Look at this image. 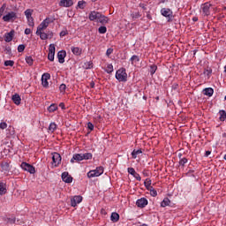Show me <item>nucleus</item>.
<instances>
[{
  "label": "nucleus",
  "mask_w": 226,
  "mask_h": 226,
  "mask_svg": "<svg viewBox=\"0 0 226 226\" xmlns=\"http://www.w3.org/2000/svg\"><path fill=\"white\" fill-rule=\"evenodd\" d=\"M116 79L119 82H126L128 79V74H126V69L121 68L116 72Z\"/></svg>",
  "instance_id": "nucleus-1"
},
{
  "label": "nucleus",
  "mask_w": 226,
  "mask_h": 226,
  "mask_svg": "<svg viewBox=\"0 0 226 226\" xmlns=\"http://www.w3.org/2000/svg\"><path fill=\"white\" fill-rule=\"evenodd\" d=\"M102 174H103V167L100 166V167H97L95 170H90L87 173V177H89V178L98 177L102 176Z\"/></svg>",
  "instance_id": "nucleus-2"
},
{
  "label": "nucleus",
  "mask_w": 226,
  "mask_h": 226,
  "mask_svg": "<svg viewBox=\"0 0 226 226\" xmlns=\"http://www.w3.org/2000/svg\"><path fill=\"white\" fill-rule=\"evenodd\" d=\"M17 19V13L15 11L8 12L3 17L4 22H13Z\"/></svg>",
  "instance_id": "nucleus-3"
},
{
  "label": "nucleus",
  "mask_w": 226,
  "mask_h": 226,
  "mask_svg": "<svg viewBox=\"0 0 226 226\" xmlns=\"http://www.w3.org/2000/svg\"><path fill=\"white\" fill-rule=\"evenodd\" d=\"M201 11L205 17H209L211 15V4L205 3L201 4Z\"/></svg>",
  "instance_id": "nucleus-4"
},
{
  "label": "nucleus",
  "mask_w": 226,
  "mask_h": 226,
  "mask_svg": "<svg viewBox=\"0 0 226 226\" xmlns=\"http://www.w3.org/2000/svg\"><path fill=\"white\" fill-rule=\"evenodd\" d=\"M21 169H23V170H26V172H29L30 174H34L36 172V170L33 167V165L27 162H22Z\"/></svg>",
  "instance_id": "nucleus-5"
},
{
  "label": "nucleus",
  "mask_w": 226,
  "mask_h": 226,
  "mask_svg": "<svg viewBox=\"0 0 226 226\" xmlns=\"http://www.w3.org/2000/svg\"><path fill=\"white\" fill-rule=\"evenodd\" d=\"M50 18H46L37 27V31H43L49 27V24H50Z\"/></svg>",
  "instance_id": "nucleus-6"
},
{
  "label": "nucleus",
  "mask_w": 226,
  "mask_h": 226,
  "mask_svg": "<svg viewBox=\"0 0 226 226\" xmlns=\"http://www.w3.org/2000/svg\"><path fill=\"white\" fill-rule=\"evenodd\" d=\"M54 56H56V46L54 44H50L48 54L49 61H54Z\"/></svg>",
  "instance_id": "nucleus-7"
},
{
  "label": "nucleus",
  "mask_w": 226,
  "mask_h": 226,
  "mask_svg": "<svg viewBox=\"0 0 226 226\" xmlns=\"http://www.w3.org/2000/svg\"><path fill=\"white\" fill-rule=\"evenodd\" d=\"M80 202H82V196L80 195L74 196L71 199V206L72 207H77V205L80 204Z\"/></svg>",
  "instance_id": "nucleus-8"
},
{
  "label": "nucleus",
  "mask_w": 226,
  "mask_h": 226,
  "mask_svg": "<svg viewBox=\"0 0 226 226\" xmlns=\"http://www.w3.org/2000/svg\"><path fill=\"white\" fill-rule=\"evenodd\" d=\"M52 162L53 164L55 165V167H57V165H59V163H61V154H59V153H53L52 154Z\"/></svg>",
  "instance_id": "nucleus-9"
},
{
  "label": "nucleus",
  "mask_w": 226,
  "mask_h": 226,
  "mask_svg": "<svg viewBox=\"0 0 226 226\" xmlns=\"http://www.w3.org/2000/svg\"><path fill=\"white\" fill-rule=\"evenodd\" d=\"M59 6L62 8H70L71 6H73V0H61L59 2Z\"/></svg>",
  "instance_id": "nucleus-10"
},
{
  "label": "nucleus",
  "mask_w": 226,
  "mask_h": 226,
  "mask_svg": "<svg viewBox=\"0 0 226 226\" xmlns=\"http://www.w3.org/2000/svg\"><path fill=\"white\" fill-rule=\"evenodd\" d=\"M161 14L162 17H166L167 19H172V11L169 8H162L161 10Z\"/></svg>",
  "instance_id": "nucleus-11"
},
{
  "label": "nucleus",
  "mask_w": 226,
  "mask_h": 226,
  "mask_svg": "<svg viewBox=\"0 0 226 226\" xmlns=\"http://www.w3.org/2000/svg\"><path fill=\"white\" fill-rule=\"evenodd\" d=\"M50 79V74L49 73H44L41 76V84L43 87H49V81L48 79Z\"/></svg>",
  "instance_id": "nucleus-12"
},
{
  "label": "nucleus",
  "mask_w": 226,
  "mask_h": 226,
  "mask_svg": "<svg viewBox=\"0 0 226 226\" xmlns=\"http://www.w3.org/2000/svg\"><path fill=\"white\" fill-rule=\"evenodd\" d=\"M136 206H138V207H141V208L146 207L147 206V199L140 198L139 200H138L136 201Z\"/></svg>",
  "instance_id": "nucleus-13"
},
{
  "label": "nucleus",
  "mask_w": 226,
  "mask_h": 226,
  "mask_svg": "<svg viewBox=\"0 0 226 226\" xmlns=\"http://www.w3.org/2000/svg\"><path fill=\"white\" fill-rule=\"evenodd\" d=\"M64 57H66V51H64V50L58 51L57 59H58V63H60V64H63V63H64Z\"/></svg>",
  "instance_id": "nucleus-14"
},
{
  "label": "nucleus",
  "mask_w": 226,
  "mask_h": 226,
  "mask_svg": "<svg viewBox=\"0 0 226 226\" xmlns=\"http://www.w3.org/2000/svg\"><path fill=\"white\" fill-rule=\"evenodd\" d=\"M102 13H100V12H98V11H91L90 13H89V16H88V19H89V20H91L92 22L93 21H94V20H96V21H98V19H99V17H100V15H101Z\"/></svg>",
  "instance_id": "nucleus-15"
},
{
  "label": "nucleus",
  "mask_w": 226,
  "mask_h": 226,
  "mask_svg": "<svg viewBox=\"0 0 226 226\" xmlns=\"http://www.w3.org/2000/svg\"><path fill=\"white\" fill-rule=\"evenodd\" d=\"M62 180L64 183H72L73 181V177L68 174V172L62 173Z\"/></svg>",
  "instance_id": "nucleus-16"
},
{
  "label": "nucleus",
  "mask_w": 226,
  "mask_h": 226,
  "mask_svg": "<svg viewBox=\"0 0 226 226\" xmlns=\"http://www.w3.org/2000/svg\"><path fill=\"white\" fill-rule=\"evenodd\" d=\"M128 172L131 174V176H133V177H135V179H137V181H141V177L140 175L137 172H135V169L133 168H128Z\"/></svg>",
  "instance_id": "nucleus-17"
},
{
  "label": "nucleus",
  "mask_w": 226,
  "mask_h": 226,
  "mask_svg": "<svg viewBox=\"0 0 226 226\" xmlns=\"http://www.w3.org/2000/svg\"><path fill=\"white\" fill-rule=\"evenodd\" d=\"M15 34V31L11 30L9 33H6L4 34V41H6L7 43H10V41H11V40H13V35Z\"/></svg>",
  "instance_id": "nucleus-18"
},
{
  "label": "nucleus",
  "mask_w": 226,
  "mask_h": 226,
  "mask_svg": "<svg viewBox=\"0 0 226 226\" xmlns=\"http://www.w3.org/2000/svg\"><path fill=\"white\" fill-rule=\"evenodd\" d=\"M97 22L102 25L109 24V17H106L105 15L101 14L99 15Z\"/></svg>",
  "instance_id": "nucleus-19"
},
{
  "label": "nucleus",
  "mask_w": 226,
  "mask_h": 226,
  "mask_svg": "<svg viewBox=\"0 0 226 226\" xmlns=\"http://www.w3.org/2000/svg\"><path fill=\"white\" fill-rule=\"evenodd\" d=\"M82 154H74L71 159V163H75V162H82Z\"/></svg>",
  "instance_id": "nucleus-20"
},
{
  "label": "nucleus",
  "mask_w": 226,
  "mask_h": 226,
  "mask_svg": "<svg viewBox=\"0 0 226 226\" xmlns=\"http://www.w3.org/2000/svg\"><path fill=\"white\" fill-rule=\"evenodd\" d=\"M11 100L15 105H19L20 102H22V99L20 98V95L19 94H15L12 95Z\"/></svg>",
  "instance_id": "nucleus-21"
},
{
  "label": "nucleus",
  "mask_w": 226,
  "mask_h": 226,
  "mask_svg": "<svg viewBox=\"0 0 226 226\" xmlns=\"http://www.w3.org/2000/svg\"><path fill=\"white\" fill-rule=\"evenodd\" d=\"M214 93H215V90L211 87L203 89V94H205V96H213Z\"/></svg>",
  "instance_id": "nucleus-22"
},
{
  "label": "nucleus",
  "mask_w": 226,
  "mask_h": 226,
  "mask_svg": "<svg viewBox=\"0 0 226 226\" xmlns=\"http://www.w3.org/2000/svg\"><path fill=\"white\" fill-rule=\"evenodd\" d=\"M218 116H219V121L223 123V121H225L226 119V111L223 109L219 110Z\"/></svg>",
  "instance_id": "nucleus-23"
},
{
  "label": "nucleus",
  "mask_w": 226,
  "mask_h": 226,
  "mask_svg": "<svg viewBox=\"0 0 226 226\" xmlns=\"http://www.w3.org/2000/svg\"><path fill=\"white\" fill-rule=\"evenodd\" d=\"M71 50L74 56H80L82 54V49L79 47H72Z\"/></svg>",
  "instance_id": "nucleus-24"
},
{
  "label": "nucleus",
  "mask_w": 226,
  "mask_h": 226,
  "mask_svg": "<svg viewBox=\"0 0 226 226\" xmlns=\"http://www.w3.org/2000/svg\"><path fill=\"white\" fill-rule=\"evenodd\" d=\"M110 220L113 222V223H117V222H119V214L113 212L110 215Z\"/></svg>",
  "instance_id": "nucleus-25"
},
{
  "label": "nucleus",
  "mask_w": 226,
  "mask_h": 226,
  "mask_svg": "<svg viewBox=\"0 0 226 226\" xmlns=\"http://www.w3.org/2000/svg\"><path fill=\"white\" fill-rule=\"evenodd\" d=\"M43 30H37L36 34L37 36H40L41 40H48L47 39V34L45 32H42Z\"/></svg>",
  "instance_id": "nucleus-26"
},
{
  "label": "nucleus",
  "mask_w": 226,
  "mask_h": 226,
  "mask_svg": "<svg viewBox=\"0 0 226 226\" xmlns=\"http://www.w3.org/2000/svg\"><path fill=\"white\" fill-rule=\"evenodd\" d=\"M6 184L1 182L0 183V195H4L6 193Z\"/></svg>",
  "instance_id": "nucleus-27"
},
{
  "label": "nucleus",
  "mask_w": 226,
  "mask_h": 226,
  "mask_svg": "<svg viewBox=\"0 0 226 226\" xmlns=\"http://www.w3.org/2000/svg\"><path fill=\"white\" fill-rule=\"evenodd\" d=\"M1 168L4 172H10V163L8 162H2Z\"/></svg>",
  "instance_id": "nucleus-28"
},
{
  "label": "nucleus",
  "mask_w": 226,
  "mask_h": 226,
  "mask_svg": "<svg viewBox=\"0 0 226 226\" xmlns=\"http://www.w3.org/2000/svg\"><path fill=\"white\" fill-rule=\"evenodd\" d=\"M6 132L7 137H13L15 135V129L12 126H9Z\"/></svg>",
  "instance_id": "nucleus-29"
},
{
  "label": "nucleus",
  "mask_w": 226,
  "mask_h": 226,
  "mask_svg": "<svg viewBox=\"0 0 226 226\" xmlns=\"http://www.w3.org/2000/svg\"><path fill=\"white\" fill-rule=\"evenodd\" d=\"M167 206H170V200H169V198H164V200L161 202V207H167Z\"/></svg>",
  "instance_id": "nucleus-30"
},
{
  "label": "nucleus",
  "mask_w": 226,
  "mask_h": 226,
  "mask_svg": "<svg viewBox=\"0 0 226 226\" xmlns=\"http://www.w3.org/2000/svg\"><path fill=\"white\" fill-rule=\"evenodd\" d=\"M57 110V104L52 103L49 108H48V112H56Z\"/></svg>",
  "instance_id": "nucleus-31"
},
{
  "label": "nucleus",
  "mask_w": 226,
  "mask_h": 226,
  "mask_svg": "<svg viewBox=\"0 0 226 226\" xmlns=\"http://www.w3.org/2000/svg\"><path fill=\"white\" fill-rule=\"evenodd\" d=\"M81 156H82L83 160H91L93 158V154L85 153V154H81Z\"/></svg>",
  "instance_id": "nucleus-32"
},
{
  "label": "nucleus",
  "mask_w": 226,
  "mask_h": 226,
  "mask_svg": "<svg viewBox=\"0 0 226 226\" xmlns=\"http://www.w3.org/2000/svg\"><path fill=\"white\" fill-rule=\"evenodd\" d=\"M130 61L132 64H133L134 63H139L140 61V58L139 57V56L134 55L130 58Z\"/></svg>",
  "instance_id": "nucleus-33"
},
{
  "label": "nucleus",
  "mask_w": 226,
  "mask_h": 226,
  "mask_svg": "<svg viewBox=\"0 0 226 226\" xmlns=\"http://www.w3.org/2000/svg\"><path fill=\"white\" fill-rule=\"evenodd\" d=\"M138 154H142V149L133 150L132 152V158H137Z\"/></svg>",
  "instance_id": "nucleus-34"
},
{
  "label": "nucleus",
  "mask_w": 226,
  "mask_h": 226,
  "mask_svg": "<svg viewBox=\"0 0 226 226\" xmlns=\"http://www.w3.org/2000/svg\"><path fill=\"white\" fill-rule=\"evenodd\" d=\"M156 70H158V66L156 64L150 65V74L154 75L156 73Z\"/></svg>",
  "instance_id": "nucleus-35"
},
{
  "label": "nucleus",
  "mask_w": 226,
  "mask_h": 226,
  "mask_svg": "<svg viewBox=\"0 0 226 226\" xmlns=\"http://www.w3.org/2000/svg\"><path fill=\"white\" fill-rule=\"evenodd\" d=\"M144 185L147 190H150L151 188H153V186H151V179L149 178H147L145 180Z\"/></svg>",
  "instance_id": "nucleus-36"
},
{
  "label": "nucleus",
  "mask_w": 226,
  "mask_h": 226,
  "mask_svg": "<svg viewBox=\"0 0 226 226\" xmlns=\"http://www.w3.org/2000/svg\"><path fill=\"white\" fill-rule=\"evenodd\" d=\"M26 63H27V64L29 66H33V63H34V60L33 59V56H29L26 57Z\"/></svg>",
  "instance_id": "nucleus-37"
},
{
  "label": "nucleus",
  "mask_w": 226,
  "mask_h": 226,
  "mask_svg": "<svg viewBox=\"0 0 226 226\" xmlns=\"http://www.w3.org/2000/svg\"><path fill=\"white\" fill-rule=\"evenodd\" d=\"M106 73H112L114 72V66L111 64H109L105 70Z\"/></svg>",
  "instance_id": "nucleus-38"
},
{
  "label": "nucleus",
  "mask_w": 226,
  "mask_h": 226,
  "mask_svg": "<svg viewBox=\"0 0 226 226\" xmlns=\"http://www.w3.org/2000/svg\"><path fill=\"white\" fill-rule=\"evenodd\" d=\"M56 129H57V124H56V123H51L49 124V132H56Z\"/></svg>",
  "instance_id": "nucleus-39"
},
{
  "label": "nucleus",
  "mask_w": 226,
  "mask_h": 226,
  "mask_svg": "<svg viewBox=\"0 0 226 226\" xmlns=\"http://www.w3.org/2000/svg\"><path fill=\"white\" fill-rule=\"evenodd\" d=\"M26 19H27L28 26L30 27H34V19H33V16Z\"/></svg>",
  "instance_id": "nucleus-40"
},
{
  "label": "nucleus",
  "mask_w": 226,
  "mask_h": 226,
  "mask_svg": "<svg viewBox=\"0 0 226 226\" xmlns=\"http://www.w3.org/2000/svg\"><path fill=\"white\" fill-rule=\"evenodd\" d=\"M25 15H26V19L31 18L32 15H33V10H31V9L26 10L25 11Z\"/></svg>",
  "instance_id": "nucleus-41"
},
{
  "label": "nucleus",
  "mask_w": 226,
  "mask_h": 226,
  "mask_svg": "<svg viewBox=\"0 0 226 226\" xmlns=\"http://www.w3.org/2000/svg\"><path fill=\"white\" fill-rule=\"evenodd\" d=\"M131 17L132 19H140L141 15H140V12L136 11V12H132Z\"/></svg>",
  "instance_id": "nucleus-42"
},
{
  "label": "nucleus",
  "mask_w": 226,
  "mask_h": 226,
  "mask_svg": "<svg viewBox=\"0 0 226 226\" xmlns=\"http://www.w3.org/2000/svg\"><path fill=\"white\" fill-rule=\"evenodd\" d=\"M148 191L150 192V195L152 197H156V195H158V192L153 187H150V189H148Z\"/></svg>",
  "instance_id": "nucleus-43"
},
{
  "label": "nucleus",
  "mask_w": 226,
  "mask_h": 226,
  "mask_svg": "<svg viewBox=\"0 0 226 226\" xmlns=\"http://www.w3.org/2000/svg\"><path fill=\"white\" fill-rule=\"evenodd\" d=\"M100 34H105L107 33V26H100L98 28Z\"/></svg>",
  "instance_id": "nucleus-44"
},
{
  "label": "nucleus",
  "mask_w": 226,
  "mask_h": 226,
  "mask_svg": "<svg viewBox=\"0 0 226 226\" xmlns=\"http://www.w3.org/2000/svg\"><path fill=\"white\" fill-rule=\"evenodd\" d=\"M78 7L80 10H84V8H86V2L85 1H79L78 2Z\"/></svg>",
  "instance_id": "nucleus-45"
},
{
  "label": "nucleus",
  "mask_w": 226,
  "mask_h": 226,
  "mask_svg": "<svg viewBox=\"0 0 226 226\" xmlns=\"http://www.w3.org/2000/svg\"><path fill=\"white\" fill-rule=\"evenodd\" d=\"M13 64H15V62H13V60H6L4 62V66H13Z\"/></svg>",
  "instance_id": "nucleus-46"
},
{
  "label": "nucleus",
  "mask_w": 226,
  "mask_h": 226,
  "mask_svg": "<svg viewBox=\"0 0 226 226\" xmlns=\"http://www.w3.org/2000/svg\"><path fill=\"white\" fill-rule=\"evenodd\" d=\"M185 163H188V159H186V158L180 159L179 165H181L182 167H185Z\"/></svg>",
  "instance_id": "nucleus-47"
},
{
  "label": "nucleus",
  "mask_w": 226,
  "mask_h": 226,
  "mask_svg": "<svg viewBox=\"0 0 226 226\" xmlns=\"http://www.w3.org/2000/svg\"><path fill=\"white\" fill-rule=\"evenodd\" d=\"M6 10V4H4L2 7L0 8V19L3 17V13H4V11Z\"/></svg>",
  "instance_id": "nucleus-48"
},
{
  "label": "nucleus",
  "mask_w": 226,
  "mask_h": 226,
  "mask_svg": "<svg viewBox=\"0 0 226 226\" xmlns=\"http://www.w3.org/2000/svg\"><path fill=\"white\" fill-rule=\"evenodd\" d=\"M6 128H8V124H6V122H1L0 130H6Z\"/></svg>",
  "instance_id": "nucleus-49"
},
{
  "label": "nucleus",
  "mask_w": 226,
  "mask_h": 226,
  "mask_svg": "<svg viewBox=\"0 0 226 226\" xmlns=\"http://www.w3.org/2000/svg\"><path fill=\"white\" fill-rule=\"evenodd\" d=\"M23 50H26V46L24 44H20L18 46V52H22Z\"/></svg>",
  "instance_id": "nucleus-50"
},
{
  "label": "nucleus",
  "mask_w": 226,
  "mask_h": 226,
  "mask_svg": "<svg viewBox=\"0 0 226 226\" xmlns=\"http://www.w3.org/2000/svg\"><path fill=\"white\" fill-rule=\"evenodd\" d=\"M59 89L61 93H64L66 91V85L65 84L60 85Z\"/></svg>",
  "instance_id": "nucleus-51"
},
{
  "label": "nucleus",
  "mask_w": 226,
  "mask_h": 226,
  "mask_svg": "<svg viewBox=\"0 0 226 226\" xmlns=\"http://www.w3.org/2000/svg\"><path fill=\"white\" fill-rule=\"evenodd\" d=\"M87 128L88 130H90L91 132H93L94 130V125L93 124V123L88 122L87 123Z\"/></svg>",
  "instance_id": "nucleus-52"
},
{
  "label": "nucleus",
  "mask_w": 226,
  "mask_h": 226,
  "mask_svg": "<svg viewBox=\"0 0 226 226\" xmlns=\"http://www.w3.org/2000/svg\"><path fill=\"white\" fill-rule=\"evenodd\" d=\"M15 217L7 218L6 222L7 223H15Z\"/></svg>",
  "instance_id": "nucleus-53"
},
{
  "label": "nucleus",
  "mask_w": 226,
  "mask_h": 226,
  "mask_svg": "<svg viewBox=\"0 0 226 226\" xmlns=\"http://www.w3.org/2000/svg\"><path fill=\"white\" fill-rule=\"evenodd\" d=\"M112 52H114V49L112 48H109L107 49L106 51V56H110V54H112Z\"/></svg>",
  "instance_id": "nucleus-54"
},
{
  "label": "nucleus",
  "mask_w": 226,
  "mask_h": 226,
  "mask_svg": "<svg viewBox=\"0 0 226 226\" xmlns=\"http://www.w3.org/2000/svg\"><path fill=\"white\" fill-rule=\"evenodd\" d=\"M66 34H68V30H63L60 32L61 38H63V36H66Z\"/></svg>",
  "instance_id": "nucleus-55"
},
{
  "label": "nucleus",
  "mask_w": 226,
  "mask_h": 226,
  "mask_svg": "<svg viewBox=\"0 0 226 226\" xmlns=\"http://www.w3.org/2000/svg\"><path fill=\"white\" fill-rule=\"evenodd\" d=\"M54 37V33H52V32H49V33H48L47 34V39L49 40H51V38H53Z\"/></svg>",
  "instance_id": "nucleus-56"
},
{
  "label": "nucleus",
  "mask_w": 226,
  "mask_h": 226,
  "mask_svg": "<svg viewBox=\"0 0 226 226\" xmlns=\"http://www.w3.org/2000/svg\"><path fill=\"white\" fill-rule=\"evenodd\" d=\"M25 34H31V29L30 28H26L25 29Z\"/></svg>",
  "instance_id": "nucleus-57"
},
{
  "label": "nucleus",
  "mask_w": 226,
  "mask_h": 226,
  "mask_svg": "<svg viewBox=\"0 0 226 226\" xmlns=\"http://www.w3.org/2000/svg\"><path fill=\"white\" fill-rule=\"evenodd\" d=\"M139 8H142V10H147V8H146V5L144 4H139Z\"/></svg>",
  "instance_id": "nucleus-58"
},
{
  "label": "nucleus",
  "mask_w": 226,
  "mask_h": 226,
  "mask_svg": "<svg viewBox=\"0 0 226 226\" xmlns=\"http://www.w3.org/2000/svg\"><path fill=\"white\" fill-rule=\"evenodd\" d=\"M211 72H211L210 69H207L206 72H205V73H207V76H209Z\"/></svg>",
  "instance_id": "nucleus-59"
},
{
  "label": "nucleus",
  "mask_w": 226,
  "mask_h": 226,
  "mask_svg": "<svg viewBox=\"0 0 226 226\" xmlns=\"http://www.w3.org/2000/svg\"><path fill=\"white\" fill-rule=\"evenodd\" d=\"M5 50H6V54H11V49L7 48L5 49Z\"/></svg>",
  "instance_id": "nucleus-60"
},
{
  "label": "nucleus",
  "mask_w": 226,
  "mask_h": 226,
  "mask_svg": "<svg viewBox=\"0 0 226 226\" xmlns=\"http://www.w3.org/2000/svg\"><path fill=\"white\" fill-rule=\"evenodd\" d=\"M209 154H211V151H206L205 156H209Z\"/></svg>",
  "instance_id": "nucleus-61"
},
{
  "label": "nucleus",
  "mask_w": 226,
  "mask_h": 226,
  "mask_svg": "<svg viewBox=\"0 0 226 226\" xmlns=\"http://www.w3.org/2000/svg\"><path fill=\"white\" fill-rule=\"evenodd\" d=\"M59 107L62 108V109H64V102H61V103L59 104Z\"/></svg>",
  "instance_id": "nucleus-62"
},
{
  "label": "nucleus",
  "mask_w": 226,
  "mask_h": 226,
  "mask_svg": "<svg viewBox=\"0 0 226 226\" xmlns=\"http://www.w3.org/2000/svg\"><path fill=\"white\" fill-rule=\"evenodd\" d=\"M87 68H93V63L89 62L88 66Z\"/></svg>",
  "instance_id": "nucleus-63"
},
{
  "label": "nucleus",
  "mask_w": 226,
  "mask_h": 226,
  "mask_svg": "<svg viewBox=\"0 0 226 226\" xmlns=\"http://www.w3.org/2000/svg\"><path fill=\"white\" fill-rule=\"evenodd\" d=\"M143 174H144L146 177L149 176V175L147 174V170H144V171H143Z\"/></svg>",
  "instance_id": "nucleus-64"
}]
</instances>
